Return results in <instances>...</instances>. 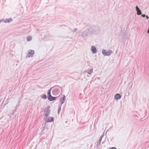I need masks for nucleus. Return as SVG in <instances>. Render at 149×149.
Masks as SVG:
<instances>
[{
	"instance_id": "nucleus-29",
	"label": "nucleus",
	"mask_w": 149,
	"mask_h": 149,
	"mask_svg": "<svg viewBox=\"0 0 149 149\" xmlns=\"http://www.w3.org/2000/svg\"><path fill=\"white\" fill-rule=\"evenodd\" d=\"M147 32L149 34V30Z\"/></svg>"
},
{
	"instance_id": "nucleus-12",
	"label": "nucleus",
	"mask_w": 149,
	"mask_h": 149,
	"mask_svg": "<svg viewBox=\"0 0 149 149\" xmlns=\"http://www.w3.org/2000/svg\"><path fill=\"white\" fill-rule=\"evenodd\" d=\"M121 97L119 93L116 94L114 96V98L116 100H118L121 98Z\"/></svg>"
},
{
	"instance_id": "nucleus-11",
	"label": "nucleus",
	"mask_w": 149,
	"mask_h": 149,
	"mask_svg": "<svg viewBox=\"0 0 149 149\" xmlns=\"http://www.w3.org/2000/svg\"><path fill=\"white\" fill-rule=\"evenodd\" d=\"M136 10L137 11V13L138 15H140L141 14V10L138 8L137 6L136 7Z\"/></svg>"
},
{
	"instance_id": "nucleus-10",
	"label": "nucleus",
	"mask_w": 149,
	"mask_h": 149,
	"mask_svg": "<svg viewBox=\"0 0 149 149\" xmlns=\"http://www.w3.org/2000/svg\"><path fill=\"white\" fill-rule=\"evenodd\" d=\"M3 19V22H4L5 23H9L10 22H11L13 20V19L11 18H10L9 19Z\"/></svg>"
},
{
	"instance_id": "nucleus-14",
	"label": "nucleus",
	"mask_w": 149,
	"mask_h": 149,
	"mask_svg": "<svg viewBox=\"0 0 149 149\" xmlns=\"http://www.w3.org/2000/svg\"><path fill=\"white\" fill-rule=\"evenodd\" d=\"M28 52L29 53V54H30L32 55H33L34 54V51L32 50H29L28 51Z\"/></svg>"
},
{
	"instance_id": "nucleus-18",
	"label": "nucleus",
	"mask_w": 149,
	"mask_h": 149,
	"mask_svg": "<svg viewBox=\"0 0 149 149\" xmlns=\"http://www.w3.org/2000/svg\"><path fill=\"white\" fill-rule=\"evenodd\" d=\"M61 109V106L59 107L58 108V112L59 113L60 112Z\"/></svg>"
},
{
	"instance_id": "nucleus-16",
	"label": "nucleus",
	"mask_w": 149,
	"mask_h": 149,
	"mask_svg": "<svg viewBox=\"0 0 149 149\" xmlns=\"http://www.w3.org/2000/svg\"><path fill=\"white\" fill-rule=\"evenodd\" d=\"M32 39V37L31 36H29L27 37V41H30Z\"/></svg>"
},
{
	"instance_id": "nucleus-13",
	"label": "nucleus",
	"mask_w": 149,
	"mask_h": 149,
	"mask_svg": "<svg viewBox=\"0 0 149 149\" xmlns=\"http://www.w3.org/2000/svg\"><path fill=\"white\" fill-rule=\"evenodd\" d=\"M91 50L92 52L93 53H95L96 52L97 50L96 48L94 46H92L91 47Z\"/></svg>"
},
{
	"instance_id": "nucleus-26",
	"label": "nucleus",
	"mask_w": 149,
	"mask_h": 149,
	"mask_svg": "<svg viewBox=\"0 0 149 149\" xmlns=\"http://www.w3.org/2000/svg\"><path fill=\"white\" fill-rule=\"evenodd\" d=\"M3 20L2 19H1L0 20V23L1 22H3Z\"/></svg>"
},
{
	"instance_id": "nucleus-6",
	"label": "nucleus",
	"mask_w": 149,
	"mask_h": 149,
	"mask_svg": "<svg viewBox=\"0 0 149 149\" xmlns=\"http://www.w3.org/2000/svg\"><path fill=\"white\" fill-rule=\"evenodd\" d=\"M45 121L46 122H51L54 121V118L51 117H49L48 118H45Z\"/></svg>"
},
{
	"instance_id": "nucleus-21",
	"label": "nucleus",
	"mask_w": 149,
	"mask_h": 149,
	"mask_svg": "<svg viewBox=\"0 0 149 149\" xmlns=\"http://www.w3.org/2000/svg\"><path fill=\"white\" fill-rule=\"evenodd\" d=\"M51 92H47V96H51Z\"/></svg>"
},
{
	"instance_id": "nucleus-4",
	"label": "nucleus",
	"mask_w": 149,
	"mask_h": 149,
	"mask_svg": "<svg viewBox=\"0 0 149 149\" xmlns=\"http://www.w3.org/2000/svg\"><path fill=\"white\" fill-rule=\"evenodd\" d=\"M112 53V51L111 50H109L108 52H107L105 49H103L102 51V54L106 56H109Z\"/></svg>"
},
{
	"instance_id": "nucleus-23",
	"label": "nucleus",
	"mask_w": 149,
	"mask_h": 149,
	"mask_svg": "<svg viewBox=\"0 0 149 149\" xmlns=\"http://www.w3.org/2000/svg\"><path fill=\"white\" fill-rule=\"evenodd\" d=\"M146 16L145 14H143L141 15V16L143 17H145Z\"/></svg>"
},
{
	"instance_id": "nucleus-8",
	"label": "nucleus",
	"mask_w": 149,
	"mask_h": 149,
	"mask_svg": "<svg viewBox=\"0 0 149 149\" xmlns=\"http://www.w3.org/2000/svg\"><path fill=\"white\" fill-rule=\"evenodd\" d=\"M57 97H53L52 95L49 96H47L48 99L50 101L55 100Z\"/></svg>"
},
{
	"instance_id": "nucleus-25",
	"label": "nucleus",
	"mask_w": 149,
	"mask_h": 149,
	"mask_svg": "<svg viewBox=\"0 0 149 149\" xmlns=\"http://www.w3.org/2000/svg\"><path fill=\"white\" fill-rule=\"evenodd\" d=\"M146 19H148L149 18V17L147 15L146 16Z\"/></svg>"
},
{
	"instance_id": "nucleus-17",
	"label": "nucleus",
	"mask_w": 149,
	"mask_h": 149,
	"mask_svg": "<svg viewBox=\"0 0 149 149\" xmlns=\"http://www.w3.org/2000/svg\"><path fill=\"white\" fill-rule=\"evenodd\" d=\"M41 97L42 98H43L45 100L47 98V95L45 94H43L41 96Z\"/></svg>"
},
{
	"instance_id": "nucleus-19",
	"label": "nucleus",
	"mask_w": 149,
	"mask_h": 149,
	"mask_svg": "<svg viewBox=\"0 0 149 149\" xmlns=\"http://www.w3.org/2000/svg\"><path fill=\"white\" fill-rule=\"evenodd\" d=\"M78 29L77 28H75L74 30H71V31L73 32H76V31H77V30Z\"/></svg>"
},
{
	"instance_id": "nucleus-7",
	"label": "nucleus",
	"mask_w": 149,
	"mask_h": 149,
	"mask_svg": "<svg viewBox=\"0 0 149 149\" xmlns=\"http://www.w3.org/2000/svg\"><path fill=\"white\" fill-rule=\"evenodd\" d=\"M66 97L64 95H63V97H61L60 99V100L61 102V105H62L64 102L65 100Z\"/></svg>"
},
{
	"instance_id": "nucleus-20",
	"label": "nucleus",
	"mask_w": 149,
	"mask_h": 149,
	"mask_svg": "<svg viewBox=\"0 0 149 149\" xmlns=\"http://www.w3.org/2000/svg\"><path fill=\"white\" fill-rule=\"evenodd\" d=\"M30 56L32 57L33 55H31H31L30 54H29V53L28 52L27 55V57H30Z\"/></svg>"
},
{
	"instance_id": "nucleus-28",
	"label": "nucleus",
	"mask_w": 149,
	"mask_h": 149,
	"mask_svg": "<svg viewBox=\"0 0 149 149\" xmlns=\"http://www.w3.org/2000/svg\"><path fill=\"white\" fill-rule=\"evenodd\" d=\"M16 111V109H15V110L13 111V112H14L15 113V112Z\"/></svg>"
},
{
	"instance_id": "nucleus-9",
	"label": "nucleus",
	"mask_w": 149,
	"mask_h": 149,
	"mask_svg": "<svg viewBox=\"0 0 149 149\" xmlns=\"http://www.w3.org/2000/svg\"><path fill=\"white\" fill-rule=\"evenodd\" d=\"M104 135L103 134V135H102L100 136V139H99L97 143V145H96V147L97 148H98V145H100V144L101 142V141L102 140V138L103 137Z\"/></svg>"
},
{
	"instance_id": "nucleus-22",
	"label": "nucleus",
	"mask_w": 149,
	"mask_h": 149,
	"mask_svg": "<svg viewBox=\"0 0 149 149\" xmlns=\"http://www.w3.org/2000/svg\"><path fill=\"white\" fill-rule=\"evenodd\" d=\"M53 88V87H52L51 88H50V89H49L48 91V92H51V90L52 89V88Z\"/></svg>"
},
{
	"instance_id": "nucleus-1",
	"label": "nucleus",
	"mask_w": 149,
	"mask_h": 149,
	"mask_svg": "<svg viewBox=\"0 0 149 149\" xmlns=\"http://www.w3.org/2000/svg\"><path fill=\"white\" fill-rule=\"evenodd\" d=\"M61 88L58 86H53V89L52 91V93L54 95H58L61 91Z\"/></svg>"
},
{
	"instance_id": "nucleus-2",
	"label": "nucleus",
	"mask_w": 149,
	"mask_h": 149,
	"mask_svg": "<svg viewBox=\"0 0 149 149\" xmlns=\"http://www.w3.org/2000/svg\"><path fill=\"white\" fill-rule=\"evenodd\" d=\"M50 107L49 106H47L44 109V111L46 113L45 114V118H47V116L50 114V110H49Z\"/></svg>"
},
{
	"instance_id": "nucleus-3",
	"label": "nucleus",
	"mask_w": 149,
	"mask_h": 149,
	"mask_svg": "<svg viewBox=\"0 0 149 149\" xmlns=\"http://www.w3.org/2000/svg\"><path fill=\"white\" fill-rule=\"evenodd\" d=\"M91 33V31H90V30L89 29H86L82 32V36L84 39Z\"/></svg>"
},
{
	"instance_id": "nucleus-15",
	"label": "nucleus",
	"mask_w": 149,
	"mask_h": 149,
	"mask_svg": "<svg viewBox=\"0 0 149 149\" xmlns=\"http://www.w3.org/2000/svg\"><path fill=\"white\" fill-rule=\"evenodd\" d=\"M93 68H91L88 71H86V72H87L89 75H91V74L93 72Z\"/></svg>"
},
{
	"instance_id": "nucleus-27",
	"label": "nucleus",
	"mask_w": 149,
	"mask_h": 149,
	"mask_svg": "<svg viewBox=\"0 0 149 149\" xmlns=\"http://www.w3.org/2000/svg\"><path fill=\"white\" fill-rule=\"evenodd\" d=\"M14 113H15L14 112H13L12 113V115H14Z\"/></svg>"
},
{
	"instance_id": "nucleus-5",
	"label": "nucleus",
	"mask_w": 149,
	"mask_h": 149,
	"mask_svg": "<svg viewBox=\"0 0 149 149\" xmlns=\"http://www.w3.org/2000/svg\"><path fill=\"white\" fill-rule=\"evenodd\" d=\"M98 29V27H95L93 28H90L89 29L90 30V31H91L92 33H97L99 32H97L96 31L97 29Z\"/></svg>"
},
{
	"instance_id": "nucleus-24",
	"label": "nucleus",
	"mask_w": 149,
	"mask_h": 149,
	"mask_svg": "<svg viewBox=\"0 0 149 149\" xmlns=\"http://www.w3.org/2000/svg\"><path fill=\"white\" fill-rule=\"evenodd\" d=\"M110 149H117V148L115 147H112Z\"/></svg>"
},
{
	"instance_id": "nucleus-30",
	"label": "nucleus",
	"mask_w": 149,
	"mask_h": 149,
	"mask_svg": "<svg viewBox=\"0 0 149 149\" xmlns=\"http://www.w3.org/2000/svg\"><path fill=\"white\" fill-rule=\"evenodd\" d=\"M69 29H71V28H69Z\"/></svg>"
}]
</instances>
